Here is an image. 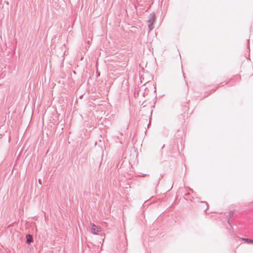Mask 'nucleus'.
<instances>
[{"instance_id": "1", "label": "nucleus", "mask_w": 253, "mask_h": 253, "mask_svg": "<svg viewBox=\"0 0 253 253\" xmlns=\"http://www.w3.org/2000/svg\"><path fill=\"white\" fill-rule=\"evenodd\" d=\"M90 228L91 233L94 235H97L99 232L102 231L101 228L97 226L94 223H91L90 224Z\"/></svg>"}, {"instance_id": "2", "label": "nucleus", "mask_w": 253, "mask_h": 253, "mask_svg": "<svg viewBox=\"0 0 253 253\" xmlns=\"http://www.w3.org/2000/svg\"><path fill=\"white\" fill-rule=\"evenodd\" d=\"M155 14L154 13H152L150 14L149 19L148 20V21L154 23L155 21Z\"/></svg>"}, {"instance_id": "3", "label": "nucleus", "mask_w": 253, "mask_h": 253, "mask_svg": "<svg viewBox=\"0 0 253 253\" xmlns=\"http://www.w3.org/2000/svg\"><path fill=\"white\" fill-rule=\"evenodd\" d=\"M26 239H27V241H26V243L27 244H30L31 243H32L33 241V237L32 235H30V234H28L26 235Z\"/></svg>"}, {"instance_id": "4", "label": "nucleus", "mask_w": 253, "mask_h": 253, "mask_svg": "<svg viewBox=\"0 0 253 253\" xmlns=\"http://www.w3.org/2000/svg\"><path fill=\"white\" fill-rule=\"evenodd\" d=\"M147 23H148V29L149 30V31H151L154 28V26H153L154 23L149 22L148 21H147Z\"/></svg>"}, {"instance_id": "5", "label": "nucleus", "mask_w": 253, "mask_h": 253, "mask_svg": "<svg viewBox=\"0 0 253 253\" xmlns=\"http://www.w3.org/2000/svg\"><path fill=\"white\" fill-rule=\"evenodd\" d=\"M242 240L246 241V242H248V243H252V239H248V238H243Z\"/></svg>"}, {"instance_id": "6", "label": "nucleus", "mask_w": 253, "mask_h": 253, "mask_svg": "<svg viewBox=\"0 0 253 253\" xmlns=\"http://www.w3.org/2000/svg\"><path fill=\"white\" fill-rule=\"evenodd\" d=\"M233 213L232 212H230L229 213V218H231V216L233 215Z\"/></svg>"}, {"instance_id": "7", "label": "nucleus", "mask_w": 253, "mask_h": 253, "mask_svg": "<svg viewBox=\"0 0 253 253\" xmlns=\"http://www.w3.org/2000/svg\"><path fill=\"white\" fill-rule=\"evenodd\" d=\"M38 181H39V183L40 184H42V180H41V179H39V180H38Z\"/></svg>"}, {"instance_id": "8", "label": "nucleus", "mask_w": 253, "mask_h": 253, "mask_svg": "<svg viewBox=\"0 0 253 253\" xmlns=\"http://www.w3.org/2000/svg\"><path fill=\"white\" fill-rule=\"evenodd\" d=\"M190 190L191 191H192V192H193V189H190Z\"/></svg>"}, {"instance_id": "9", "label": "nucleus", "mask_w": 253, "mask_h": 253, "mask_svg": "<svg viewBox=\"0 0 253 253\" xmlns=\"http://www.w3.org/2000/svg\"><path fill=\"white\" fill-rule=\"evenodd\" d=\"M189 194L188 193H186V194H185V195H189Z\"/></svg>"}, {"instance_id": "10", "label": "nucleus", "mask_w": 253, "mask_h": 253, "mask_svg": "<svg viewBox=\"0 0 253 253\" xmlns=\"http://www.w3.org/2000/svg\"><path fill=\"white\" fill-rule=\"evenodd\" d=\"M252 243H253V240H252Z\"/></svg>"}]
</instances>
